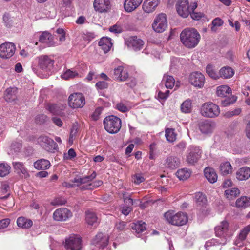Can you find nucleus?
I'll return each mask as SVG.
<instances>
[{"label":"nucleus","mask_w":250,"mask_h":250,"mask_svg":"<svg viewBox=\"0 0 250 250\" xmlns=\"http://www.w3.org/2000/svg\"><path fill=\"white\" fill-rule=\"evenodd\" d=\"M46 109L54 115H61L62 112L60 107L57 104H48Z\"/></svg>","instance_id":"nucleus-42"},{"label":"nucleus","mask_w":250,"mask_h":250,"mask_svg":"<svg viewBox=\"0 0 250 250\" xmlns=\"http://www.w3.org/2000/svg\"><path fill=\"white\" fill-rule=\"evenodd\" d=\"M17 225L22 229H29L33 225V222L31 219L23 217H19L17 219Z\"/></svg>","instance_id":"nucleus-29"},{"label":"nucleus","mask_w":250,"mask_h":250,"mask_svg":"<svg viewBox=\"0 0 250 250\" xmlns=\"http://www.w3.org/2000/svg\"><path fill=\"white\" fill-rule=\"evenodd\" d=\"M4 98L7 102H14L16 99V88L9 87L7 88L5 91Z\"/></svg>","instance_id":"nucleus-31"},{"label":"nucleus","mask_w":250,"mask_h":250,"mask_svg":"<svg viewBox=\"0 0 250 250\" xmlns=\"http://www.w3.org/2000/svg\"><path fill=\"white\" fill-rule=\"evenodd\" d=\"M16 47L14 43L8 42L0 45V57L3 59H8L15 53Z\"/></svg>","instance_id":"nucleus-8"},{"label":"nucleus","mask_w":250,"mask_h":250,"mask_svg":"<svg viewBox=\"0 0 250 250\" xmlns=\"http://www.w3.org/2000/svg\"><path fill=\"white\" fill-rule=\"evenodd\" d=\"M99 45L104 53H107L112 46L111 39L108 37L102 38L99 42Z\"/></svg>","instance_id":"nucleus-25"},{"label":"nucleus","mask_w":250,"mask_h":250,"mask_svg":"<svg viewBox=\"0 0 250 250\" xmlns=\"http://www.w3.org/2000/svg\"><path fill=\"white\" fill-rule=\"evenodd\" d=\"M105 129L109 133L118 132L121 127V120L117 116L110 115L106 117L103 121Z\"/></svg>","instance_id":"nucleus-3"},{"label":"nucleus","mask_w":250,"mask_h":250,"mask_svg":"<svg viewBox=\"0 0 250 250\" xmlns=\"http://www.w3.org/2000/svg\"><path fill=\"white\" fill-rule=\"evenodd\" d=\"M201 153L200 150L198 148L191 149L187 156L186 162L190 165H194L200 159Z\"/></svg>","instance_id":"nucleus-15"},{"label":"nucleus","mask_w":250,"mask_h":250,"mask_svg":"<svg viewBox=\"0 0 250 250\" xmlns=\"http://www.w3.org/2000/svg\"><path fill=\"white\" fill-rule=\"evenodd\" d=\"M82 240L80 237L73 235L65 239V247L67 250H81Z\"/></svg>","instance_id":"nucleus-9"},{"label":"nucleus","mask_w":250,"mask_h":250,"mask_svg":"<svg viewBox=\"0 0 250 250\" xmlns=\"http://www.w3.org/2000/svg\"><path fill=\"white\" fill-rule=\"evenodd\" d=\"M167 26V16L164 13L159 14L152 24L153 30L158 33L164 32Z\"/></svg>","instance_id":"nucleus-7"},{"label":"nucleus","mask_w":250,"mask_h":250,"mask_svg":"<svg viewBox=\"0 0 250 250\" xmlns=\"http://www.w3.org/2000/svg\"><path fill=\"white\" fill-rule=\"evenodd\" d=\"M96 87L100 90L107 88L108 86V83L104 81H99L96 83Z\"/></svg>","instance_id":"nucleus-58"},{"label":"nucleus","mask_w":250,"mask_h":250,"mask_svg":"<svg viewBox=\"0 0 250 250\" xmlns=\"http://www.w3.org/2000/svg\"><path fill=\"white\" fill-rule=\"evenodd\" d=\"M38 143L46 151L54 153L58 149L57 143L46 136H41L38 139Z\"/></svg>","instance_id":"nucleus-5"},{"label":"nucleus","mask_w":250,"mask_h":250,"mask_svg":"<svg viewBox=\"0 0 250 250\" xmlns=\"http://www.w3.org/2000/svg\"><path fill=\"white\" fill-rule=\"evenodd\" d=\"M96 176V173L95 172H93L90 175L86 176L84 177H81V181L82 184L87 183L91 181Z\"/></svg>","instance_id":"nucleus-50"},{"label":"nucleus","mask_w":250,"mask_h":250,"mask_svg":"<svg viewBox=\"0 0 250 250\" xmlns=\"http://www.w3.org/2000/svg\"><path fill=\"white\" fill-rule=\"evenodd\" d=\"M191 171L187 168L180 169L176 172L177 177L181 180H185L188 179L191 175Z\"/></svg>","instance_id":"nucleus-33"},{"label":"nucleus","mask_w":250,"mask_h":250,"mask_svg":"<svg viewBox=\"0 0 250 250\" xmlns=\"http://www.w3.org/2000/svg\"><path fill=\"white\" fill-rule=\"evenodd\" d=\"M85 221L88 225L92 226L96 223L97 217L95 213L87 211L85 212Z\"/></svg>","instance_id":"nucleus-36"},{"label":"nucleus","mask_w":250,"mask_h":250,"mask_svg":"<svg viewBox=\"0 0 250 250\" xmlns=\"http://www.w3.org/2000/svg\"><path fill=\"white\" fill-rule=\"evenodd\" d=\"M103 110V107H97L91 115L92 119L94 121L98 120L99 118V116H100V114H101Z\"/></svg>","instance_id":"nucleus-51"},{"label":"nucleus","mask_w":250,"mask_h":250,"mask_svg":"<svg viewBox=\"0 0 250 250\" xmlns=\"http://www.w3.org/2000/svg\"><path fill=\"white\" fill-rule=\"evenodd\" d=\"M78 73L75 71H72L68 69L62 76L64 79L67 80L70 78H73L78 76Z\"/></svg>","instance_id":"nucleus-49"},{"label":"nucleus","mask_w":250,"mask_h":250,"mask_svg":"<svg viewBox=\"0 0 250 250\" xmlns=\"http://www.w3.org/2000/svg\"><path fill=\"white\" fill-rule=\"evenodd\" d=\"M163 81L165 82V86L167 88L171 89L174 85L175 79L172 76L165 74Z\"/></svg>","instance_id":"nucleus-41"},{"label":"nucleus","mask_w":250,"mask_h":250,"mask_svg":"<svg viewBox=\"0 0 250 250\" xmlns=\"http://www.w3.org/2000/svg\"><path fill=\"white\" fill-rule=\"evenodd\" d=\"M93 6L100 13L107 12L111 8L110 0H95Z\"/></svg>","instance_id":"nucleus-14"},{"label":"nucleus","mask_w":250,"mask_h":250,"mask_svg":"<svg viewBox=\"0 0 250 250\" xmlns=\"http://www.w3.org/2000/svg\"><path fill=\"white\" fill-rule=\"evenodd\" d=\"M132 229L137 234H140L146 230V224L142 221H137L131 224Z\"/></svg>","instance_id":"nucleus-28"},{"label":"nucleus","mask_w":250,"mask_h":250,"mask_svg":"<svg viewBox=\"0 0 250 250\" xmlns=\"http://www.w3.org/2000/svg\"><path fill=\"white\" fill-rule=\"evenodd\" d=\"M3 21L5 23V25L7 27H10L12 25V21L11 20L10 17L8 14H5L3 17Z\"/></svg>","instance_id":"nucleus-59"},{"label":"nucleus","mask_w":250,"mask_h":250,"mask_svg":"<svg viewBox=\"0 0 250 250\" xmlns=\"http://www.w3.org/2000/svg\"><path fill=\"white\" fill-rule=\"evenodd\" d=\"M191 101L187 100L184 101L181 105V110L184 113H190L191 111Z\"/></svg>","instance_id":"nucleus-45"},{"label":"nucleus","mask_w":250,"mask_h":250,"mask_svg":"<svg viewBox=\"0 0 250 250\" xmlns=\"http://www.w3.org/2000/svg\"><path fill=\"white\" fill-rule=\"evenodd\" d=\"M54 61L47 55L39 57V66L41 69L45 71H50L53 67Z\"/></svg>","instance_id":"nucleus-13"},{"label":"nucleus","mask_w":250,"mask_h":250,"mask_svg":"<svg viewBox=\"0 0 250 250\" xmlns=\"http://www.w3.org/2000/svg\"><path fill=\"white\" fill-rule=\"evenodd\" d=\"M47 120V117L44 114H41L38 115L36 119L35 122L37 124L41 125L44 123Z\"/></svg>","instance_id":"nucleus-53"},{"label":"nucleus","mask_w":250,"mask_h":250,"mask_svg":"<svg viewBox=\"0 0 250 250\" xmlns=\"http://www.w3.org/2000/svg\"><path fill=\"white\" fill-rule=\"evenodd\" d=\"M194 199L197 206L204 207L206 205L207 199L206 196L201 192L196 193Z\"/></svg>","instance_id":"nucleus-34"},{"label":"nucleus","mask_w":250,"mask_h":250,"mask_svg":"<svg viewBox=\"0 0 250 250\" xmlns=\"http://www.w3.org/2000/svg\"><path fill=\"white\" fill-rule=\"evenodd\" d=\"M34 167L38 170H45L50 166V162L46 159H42L37 160L34 163Z\"/></svg>","instance_id":"nucleus-30"},{"label":"nucleus","mask_w":250,"mask_h":250,"mask_svg":"<svg viewBox=\"0 0 250 250\" xmlns=\"http://www.w3.org/2000/svg\"><path fill=\"white\" fill-rule=\"evenodd\" d=\"M160 3V0H145L142 7L145 12L150 13L154 11Z\"/></svg>","instance_id":"nucleus-18"},{"label":"nucleus","mask_w":250,"mask_h":250,"mask_svg":"<svg viewBox=\"0 0 250 250\" xmlns=\"http://www.w3.org/2000/svg\"><path fill=\"white\" fill-rule=\"evenodd\" d=\"M123 195L124 201L125 205L128 207H131V206L133 205V199H131L129 196H127L125 193H123Z\"/></svg>","instance_id":"nucleus-56"},{"label":"nucleus","mask_w":250,"mask_h":250,"mask_svg":"<svg viewBox=\"0 0 250 250\" xmlns=\"http://www.w3.org/2000/svg\"><path fill=\"white\" fill-rule=\"evenodd\" d=\"M177 13L183 18H187L190 13L188 0H178L176 4Z\"/></svg>","instance_id":"nucleus-10"},{"label":"nucleus","mask_w":250,"mask_h":250,"mask_svg":"<svg viewBox=\"0 0 250 250\" xmlns=\"http://www.w3.org/2000/svg\"><path fill=\"white\" fill-rule=\"evenodd\" d=\"M165 136L167 141L168 142H174L176 137V134L174 132V129L172 128H167L165 130Z\"/></svg>","instance_id":"nucleus-43"},{"label":"nucleus","mask_w":250,"mask_h":250,"mask_svg":"<svg viewBox=\"0 0 250 250\" xmlns=\"http://www.w3.org/2000/svg\"><path fill=\"white\" fill-rule=\"evenodd\" d=\"M114 79L119 81H125L128 77V74L127 72L124 71V67L119 66L113 70Z\"/></svg>","instance_id":"nucleus-22"},{"label":"nucleus","mask_w":250,"mask_h":250,"mask_svg":"<svg viewBox=\"0 0 250 250\" xmlns=\"http://www.w3.org/2000/svg\"><path fill=\"white\" fill-rule=\"evenodd\" d=\"M71 181L73 184H70V187H78L82 185L80 176H77L74 179L72 180Z\"/></svg>","instance_id":"nucleus-60"},{"label":"nucleus","mask_w":250,"mask_h":250,"mask_svg":"<svg viewBox=\"0 0 250 250\" xmlns=\"http://www.w3.org/2000/svg\"><path fill=\"white\" fill-rule=\"evenodd\" d=\"M229 228V223L226 221H223L220 224L215 228V232L218 237H222L227 232Z\"/></svg>","instance_id":"nucleus-24"},{"label":"nucleus","mask_w":250,"mask_h":250,"mask_svg":"<svg viewBox=\"0 0 250 250\" xmlns=\"http://www.w3.org/2000/svg\"><path fill=\"white\" fill-rule=\"evenodd\" d=\"M219 168L221 173L223 175H226L232 172V167L229 162L221 163Z\"/></svg>","instance_id":"nucleus-35"},{"label":"nucleus","mask_w":250,"mask_h":250,"mask_svg":"<svg viewBox=\"0 0 250 250\" xmlns=\"http://www.w3.org/2000/svg\"><path fill=\"white\" fill-rule=\"evenodd\" d=\"M201 112L204 117L213 118L219 116L220 110L217 105L212 102H208L202 105Z\"/></svg>","instance_id":"nucleus-4"},{"label":"nucleus","mask_w":250,"mask_h":250,"mask_svg":"<svg viewBox=\"0 0 250 250\" xmlns=\"http://www.w3.org/2000/svg\"><path fill=\"white\" fill-rule=\"evenodd\" d=\"M10 224L9 219H4L0 221V230L6 228Z\"/></svg>","instance_id":"nucleus-63"},{"label":"nucleus","mask_w":250,"mask_h":250,"mask_svg":"<svg viewBox=\"0 0 250 250\" xmlns=\"http://www.w3.org/2000/svg\"><path fill=\"white\" fill-rule=\"evenodd\" d=\"M132 180L135 184H139L145 181V178L140 174H136L132 177Z\"/></svg>","instance_id":"nucleus-55"},{"label":"nucleus","mask_w":250,"mask_h":250,"mask_svg":"<svg viewBox=\"0 0 250 250\" xmlns=\"http://www.w3.org/2000/svg\"><path fill=\"white\" fill-rule=\"evenodd\" d=\"M198 126L201 132L208 134L212 131L214 127V124L210 121L205 120L200 122Z\"/></svg>","instance_id":"nucleus-19"},{"label":"nucleus","mask_w":250,"mask_h":250,"mask_svg":"<svg viewBox=\"0 0 250 250\" xmlns=\"http://www.w3.org/2000/svg\"><path fill=\"white\" fill-rule=\"evenodd\" d=\"M180 165V160L179 158L173 155H169L166 159L164 165L166 167L171 170L178 168Z\"/></svg>","instance_id":"nucleus-16"},{"label":"nucleus","mask_w":250,"mask_h":250,"mask_svg":"<svg viewBox=\"0 0 250 250\" xmlns=\"http://www.w3.org/2000/svg\"><path fill=\"white\" fill-rule=\"evenodd\" d=\"M143 0H125L124 2L125 10L131 12L136 9L142 3Z\"/></svg>","instance_id":"nucleus-23"},{"label":"nucleus","mask_w":250,"mask_h":250,"mask_svg":"<svg viewBox=\"0 0 250 250\" xmlns=\"http://www.w3.org/2000/svg\"><path fill=\"white\" fill-rule=\"evenodd\" d=\"M7 151L9 155L13 156L16 153V144L15 142H12L11 144Z\"/></svg>","instance_id":"nucleus-61"},{"label":"nucleus","mask_w":250,"mask_h":250,"mask_svg":"<svg viewBox=\"0 0 250 250\" xmlns=\"http://www.w3.org/2000/svg\"><path fill=\"white\" fill-rule=\"evenodd\" d=\"M236 205L239 208H245L250 206V198L246 196L242 197L236 201Z\"/></svg>","instance_id":"nucleus-37"},{"label":"nucleus","mask_w":250,"mask_h":250,"mask_svg":"<svg viewBox=\"0 0 250 250\" xmlns=\"http://www.w3.org/2000/svg\"><path fill=\"white\" fill-rule=\"evenodd\" d=\"M72 216V214L71 211L65 208L56 209L53 215L54 219L57 221H65Z\"/></svg>","instance_id":"nucleus-11"},{"label":"nucleus","mask_w":250,"mask_h":250,"mask_svg":"<svg viewBox=\"0 0 250 250\" xmlns=\"http://www.w3.org/2000/svg\"><path fill=\"white\" fill-rule=\"evenodd\" d=\"M189 81L195 87L202 88L204 85L205 78L201 73L194 72L190 74Z\"/></svg>","instance_id":"nucleus-12"},{"label":"nucleus","mask_w":250,"mask_h":250,"mask_svg":"<svg viewBox=\"0 0 250 250\" xmlns=\"http://www.w3.org/2000/svg\"><path fill=\"white\" fill-rule=\"evenodd\" d=\"M223 24V21L219 18H216L214 19L211 23L212 24V27H211V30L212 31H215L214 29V27L216 26H220Z\"/></svg>","instance_id":"nucleus-54"},{"label":"nucleus","mask_w":250,"mask_h":250,"mask_svg":"<svg viewBox=\"0 0 250 250\" xmlns=\"http://www.w3.org/2000/svg\"><path fill=\"white\" fill-rule=\"evenodd\" d=\"M250 177V168L247 167L240 168L236 172V178L239 180H246Z\"/></svg>","instance_id":"nucleus-26"},{"label":"nucleus","mask_w":250,"mask_h":250,"mask_svg":"<svg viewBox=\"0 0 250 250\" xmlns=\"http://www.w3.org/2000/svg\"><path fill=\"white\" fill-rule=\"evenodd\" d=\"M250 232V224L244 227L240 232L238 236L239 239L245 241L247 238L248 234Z\"/></svg>","instance_id":"nucleus-47"},{"label":"nucleus","mask_w":250,"mask_h":250,"mask_svg":"<svg viewBox=\"0 0 250 250\" xmlns=\"http://www.w3.org/2000/svg\"><path fill=\"white\" fill-rule=\"evenodd\" d=\"M68 104L72 108H82L85 104V97L81 93H74L69 96Z\"/></svg>","instance_id":"nucleus-6"},{"label":"nucleus","mask_w":250,"mask_h":250,"mask_svg":"<svg viewBox=\"0 0 250 250\" xmlns=\"http://www.w3.org/2000/svg\"><path fill=\"white\" fill-rule=\"evenodd\" d=\"M66 202L65 199L62 197H58L54 199L51 202V205L53 206L64 205Z\"/></svg>","instance_id":"nucleus-52"},{"label":"nucleus","mask_w":250,"mask_h":250,"mask_svg":"<svg viewBox=\"0 0 250 250\" xmlns=\"http://www.w3.org/2000/svg\"><path fill=\"white\" fill-rule=\"evenodd\" d=\"M39 42L45 43L48 46H54L55 42L53 40V36L48 31H43L39 37Z\"/></svg>","instance_id":"nucleus-21"},{"label":"nucleus","mask_w":250,"mask_h":250,"mask_svg":"<svg viewBox=\"0 0 250 250\" xmlns=\"http://www.w3.org/2000/svg\"><path fill=\"white\" fill-rule=\"evenodd\" d=\"M180 38L181 42L185 47L192 48L198 44L200 35L195 28H187L181 32Z\"/></svg>","instance_id":"nucleus-1"},{"label":"nucleus","mask_w":250,"mask_h":250,"mask_svg":"<svg viewBox=\"0 0 250 250\" xmlns=\"http://www.w3.org/2000/svg\"><path fill=\"white\" fill-rule=\"evenodd\" d=\"M204 175L207 179L211 183H214L217 180V175L214 170L208 167L204 169Z\"/></svg>","instance_id":"nucleus-27"},{"label":"nucleus","mask_w":250,"mask_h":250,"mask_svg":"<svg viewBox=\"0 0 250 250\" xmlns=\"http://www.w3.org/2000/svg\"><path fill=\"white\" fill-rule=\"evenodd\" d=\"M127 44L128 46L132 47L135 50H138L142 48L144 42L137 36H132L127 39Z\"/></svg>","instance_id":"nucleus-20"},{"label":"nucleus","mask_w":250,"mask_h":250,"mask_svg":"<svg viewBox=\"0 0 250 250\" xmlns=\"http://www.w3.org/2000/svg\"><path fill=\"white\" fill-rule=\"evenodd\" d=\"M225 97L224 100L221 101V105L225 107L233 104L237 100V97L235 96H226Z\"/></svg>","instance_id":"nucleus-46"},{"label":"nucleus","mask_w":250,"mask_h":250,"mask_svg":"<svg viewBox=\"0 0 250 250\" xmlns=\"http://www.w3.org/2000/svg\"><path fill=\"white\" fill-rule=\"evenodd\" d=\"M10 167L7 164H0V176L4 177L9 173Z\"/></svg>","instance_id":"nucleus-48"},{"label":"nucleus","mask_w":250,"mask_h":250,"mask_svg":"<svg viewBox=\"0 0 250 250\" xmlns=\"http://www.w3.org/2000/svg\"><path fill=\"white\" fill-rule=\"evenodd\" d=\"M189 14L191 17L194 20H199L201 18L204 17L205 15L201 12H190Z\"/></svg>","instance_id":"nucleus-57"},{"label":"nucleus","mask_w":250,"mask_h":250,"mask_svg":"<svg viewBox=\"0 0 250 250\" xmlns=\"http://www.w3.org/2000/svg\"><path fill=\"white\" fill-rule=\"evenodd\" d=\"M231 92V88L227 85H222L217 87L216 94L220 97H226V94H229Z\"/></svg>","instance_id":"nucleus-40"},{"label":"nucleus","mask_w":250,"mask_h":250,"mask_svg":"<svg viewBox=\"0 0 250 250\" xmlns=\"http://www.w3.org/2000/svg\"><path fill=\"white\" fill-rule=\"evenodd\" d=\"M109 30L113 33H120L122 32L121 27L117 25H114L113 26H111Z\"/></svg>","instance_id":"nucleus-62"},{"label":"nucleus","mask_w":250,"mask_h":250,"mask_svg":"<svg viewBox=\"0 0 250 250\" xmlns=\"http://www.w3.org/2000/svg\"><path fill=\"white\" fill-rule=\"evenodd\" d=\"M206 72L210 78L215 80L219 78L218 74L212 65L210 64L208 65L206 67Z\"/></svg>","instance_id":"nucleus-44"},{"label":"nucleus","mask_w":250,"mask_h":250,"mask_svg":"<svg viewBox=\"0 0 250 250\" xmlns=\"http://www.w3.org/2000/svg\"><path fill=\"white\" fill-rule=\"evenodd\" d=\"M117 109L122 112H125L127 111V107L122 103H119L116 105Z\"/></svg>","instance_id":"nucleus-64"},{"label":"nucleus","mask_w":250,"mask_h":250,"mask_svg":"<svg viewBox=\"0 0 250 250\" xmlns=\"http://www.w3.org/2000/svg\"><path fill=\"white\" fill-rule=\"evenodd\" d=\"M240 194L239 190L237 188H232L225 191V195L227 198L232 199L235 198Z\"/></svg>","instance_id":"nucleus-39"},{"label":"nucleus","mask_w":250,"mask_h":250,"mask_svg":"<svg viewBox=\"0 0 250 250\" xmlns=\"http://www.w3.org/2000/svg\"><path fill=\"white\" fill-rule=\"evenodd\" d=\"M219 74L221 77L224 79H228L233 76L234 72L231 67L226 66L220 69Z\"/></svg>","instance_id":"nucleus-32"},{"label":"nucleus","mask_w":250,"mask_h":250,"mask_svg":"<svg viewBox=\"0 0 250 250\" xmlns=\"http://www.w3.org/2000/svg\"><path fill=\"white\" fill-rule=\"evenodd\" d=\"M17 173L22 178H26L29 176L28 172L23 167V164L19 162H17Z\"/></svg>","instance_id":"nucleus-38"},{"label":"nucleus","mask_w":250,"mask_h":250,"mask_svg":"<svg viewBox=\"0 0 250 250\" xmlns=\"http://www.w3.org/2000/svg\"><path fill=\"white\" fill-rule=\"evenodd\" d=\"M164 217L169 223L177 226H183L188 221L187 214L182 212L173 214L172 212L167 211L164 214Z\"/></svg>","instance_id":"nucleus-2"},{"label":"nucleus","mask_w":250,"mask_h":250,"mask_svg":"<svg viewBox=\"0 0 250 250\" xmlns=\"http://www.w3.org/2000/svg\"><path fill=\"white\" fill-rule=\"evenodd\" d=\"M109 237L104 235L102 233H99L93 239L92 243L99 247L104 248L108 244Z\"/></svg>","instance_id":"nucleus-17"}]
</instances>
